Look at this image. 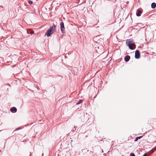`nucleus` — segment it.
<instances>
[{
    "instance_id": "obj_6",
    "label": "nucleus",
    "mask_w": 156,
    "mask_h": 156,
    "mask_svg": "<svg viewBox=\"0 0 156 156\" xmlns=\"http://www.w3.org/2000/svg\"><path fill=\"white\" fill-rule=\"evenodd\" d=\"M142 11L139 9H137L136 13V15L137 16H140V13H142Z\"/></svg>"
},
{
    "instance_id": "obj_5",
    "label": "nucleus",
    "mask_w": 156,
    "mask_h": 156,
    "mask_svg": "<svg viewBox=\"0 0 156 156\" xmlns=\"http://www.w3.org/2000/svg\"><path fill=\"white\" fill-rule=\"evenodd\" d=\"M130 59V56L129 55H126L124 58V60L126 62L129 61Z\"/></svg>"
},
{
    "instance_id": "obj_14",
    "label": "nucleus",
    "mask_w": 156,
    "mask_h": 156,
    "mask_svg": "<svg viewBox=\"0 0 156 156\" xmlns=\"http://www.w3.org/2000/svg\"><path fill=\"white\" fill-rule=\"evenodd\" d=\"M34 31H32L30 33V34H34Z\"/></svg>"
},
{
    "instance_id": "obj_8",
    "label": "nucleus",
    "mask_w": 156,
    "mask_h": 156,
    "mask_svg": "<svg viewBox=\"0 0 156 156\" xmlns=\"http://www.w3.org/2000/svg\"><path fill=\"white\" fill-rule=\"evenodd\" d=\"M156 7V4L154 2H153L151 4V7L152 9H154Z\"/></svg>"
},
{
    "instance_id": "obj_15",
    "label": "nucleus",
    "mask_w": 156,
    "mask_h": 156,
    "mask_svg": "<svg viewBox=\"0 0 156 156\" xmlns=\"http://www.w3.org/2000/svg\"><path fill=\"white\" fill-rule=\"evenodd\" d=\"M143 156H148L146 154H145Z\"/></svg>"
},
{
    "instance_id": "obj_3",
    "label": "nucleus",
    "mask_w": 156,
    "mask_h": 156,
    "mask_svg": "<svg viewBox=\"0 0 156 156\" xmlns=\"http://www.w3.org/2000/svg\"><path fill=\"white\" fill-rule=\"evenodd\" d=\"M60 29L62 32L63 33H65V28L64 27V23L62 21L60 23Z\"/></svg>"
},
{
    "instance_id": "obj_10",
    "label": "nucleus",
    "mask_w": 156,
    "mask_h": 156,
    "mask_svg": "<svg viewBox=\"0 0 156 156\" xmlns=\"http://www.w3.org/2000/svg\"><path fill=\"white\" fill-rule=\"evenodd\" d=\"M83 102V100H80L78 102L76 103V105H77Z\"/></svg>"
},
{
    "instance_id": "obj_4",
    "label": "nucleus",
    "mask_w": 156,
    "mask_h": 156,
    "mask_svg": "<svg viewBox=\"0 0 156 156\" xmlns=\"http://www.w3.org/2000/svg\"><path fill=\"white\" fill-rule=\"evenodd\" d=\"M135 58L136 59H138L140 57V51L138 50H136L135 53Z\"/></svg>"
},
{
    "instance_id": "obj_1",
    "label": "nucleus",
    "mask_w": 156,
    "mask_h": 156,
    "mask_svg": "<svg viewBox=\"0 0 156 156\" xmlns=\"http://www.w3.org/2000/svg\"><path fill=\"white\" fill-rule=\"evenodd\" d=\"M56 26L54 24L51 27L49 30L47 31L46 33V35H47V37H49L51 35L53 34L56 31L55 29Z\"/></svg>"
},
{
    "instance_id": "obj_12",
    "label": "nucleus",
    "mask_w": 156,
    "mask_h": 156,
    "mask_svg": "<svg viewBox=\"0 0 156 156\" xmlns=\"http://www.w3.org/2000/svg\"><path fill=\"white\" fill-rule=\"evenodd\" d=\"M130 156H135V155L134 153H132L130 154Z\"/></svg>"
},
{
    "instance_id": "obj_2",
    "label": "nucleus",
    "mask_w": 156,
    "mask_h": 156,
    "mask_svg": "<svg viewBox=\"0 0 156 156\" xmlns=\"http://www.w3.org/2000/svg\"><path fill=\"white\" fill-rule=\"evenodd\" d=\"M126 43L127 44V45L129 46V48L131 50H133V46L135 45V44L132 41H128V40H126Z\"/></svg>"
},
{
    "instance_id": "obj_13",
    "label": "nucleus",
    "mask_w": 156,
    "mask_h": 156,
    "mask_svg": "<svg viewBox=\"0 0 156 156\" xmlns=\"http://www.w3.org/2000/svg\"><path fill=\"white\" fill-rule=\"evenodd\" d=\"M94 152L93 151H90V153L91 155H92L93 154Z\"/></svg>"
},
{
    "instance_id": "obj_7",
    "label": "nucleus",
    "mask_w": 156,
    "mask_h": 156,
    "mask_svg": "<svg viewBox=\"0 0 156 156\" xmlns=\"http://www.w3.org/2000/svg\"><path fill=\"white\" fill-rule=\"evenodd\" d=\"M10 110L12 112H16L17 111V109L15 107H13L10 108Z\"/></svg>"
},
{
    "instance_id": "obj_11",
    "label": "nucleus",
    "mask_w": 156,
    "mask_h": 156,
    "mask_svg": "<svg viewBox=\"0 0 156 156\" xmlns=\"http://www.w3.org/2000/svg\"><path fill=\"white\" fill-rule=\"evenodd\" d=\"M29 4L30 5H32L33 4V2L31 1L30 0H29L28 1Z\"/></svg>"
},
{
    "instance_id": "obj_16",
    "label": "nucleus",
    "mask_w": 156,
    "mask_h": 156,
    "mask_svg": "<svg viewBox=\"0 0 156 156\" xmlns=\"http://www.w3.org/2000/svg\"><path fill=\"white\" fill-rule=\"evenodd\" d=\"M19 129H16L15 130V131H16V130H19Z\"/></svg>"
},
{
    "instance_id": "obj_17",
    "label": "nucleus",
    "mask_w": 156,
    "mask_h": 156,
    "mask_svg": "<svg viewBox=\"0 0 156 156\" xmlns=\"http://www.w3.org/2000/svg\"><path fill=\"white\" fill-rule=\"evenodd\" d=\"M27 32L28 33V34H29V31H27Z\"/></svg>"
},
{
    "instance_id": "obj_9",
    "label": "nucleus",
    "mask_w": 156,
    "mask_h": 156,
    "mask_svg": "<svg viewBox=\"0 0 156 156\" xmlns=\"http://www.w3.org/2000/svg\"><path fill=\"white\" fill-rule=\"evenodd\" d=\"M142 137V136L136 137V138L135 139V140H134V141H137L138 139H140Z\"/></svg>"
}]
</instances>
